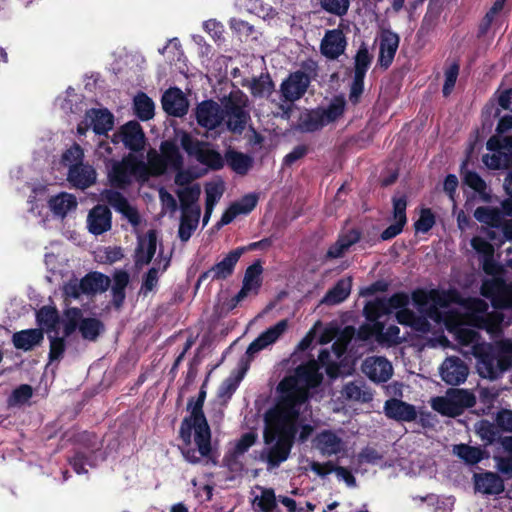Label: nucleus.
Masks as SVG:
<instances>
[{
	"mask_svg": "<svg viewBox=\"0 0 512 512\" xmlns=\"http://www.w3.org/2000/svg\"><path fill=\"white\" fill-rule=\"evenodd\" d=\"M480 294L498 310L512 309V282L507 283L502 277L483 280Z\"/></svg>",
	"mask_w": 512,
	"mask_h": 512,
	"instance_id": "1a4fd4ad",
	"label": "nucleus"
},
{
	"mask_svg": "<svg viewBox=\"0 0 512 512\" xmlns=\"http://www.w3.org/2000/svg\"><path fill=\"white\" fill-rule=\"evenodd\" d=\"M146 163L133 154H129L121 161L113 163L108 172V180L113 188L126 189L132 183V177L146 181L149 178Z\"/></svg>",
	"mask_w": 512,
	"mask_h": 512,
	"instance_id": "20e7f679",
	"label": "nucleus"
},
{
	"mask_svg": "<svg viewBox=\"0 0 512 512\" xmlns=\"http://www.w3.org/2000/svg\"><path fill=\"white\" fill-rule=\"evenodd\" d=\"M351 288L352 278H341L326 292L321 302L326 305L340 304L349 297Z\"/></svg>",
	"mask_w": 512,
	"mask_h": 512,
	"instance_id": "f704fd0d",
	"label": "nucleus"
},
{
	"mask_svg": "<svg viewBox=\"0 0 512 512\" xmlns=\"http://www.w3.org/2000/svg\"><path fill=\"white\" fill-rule=\"evenodd\" d=\"M432 296V302L429 307V315L432 317L434 314H438V308H447L451 304H460L462 301L461 294L455 288L448 290L443 289H430Z\"/></svg>",
	"mask_w": 512,
	"mask_h": 512,
	"instance_id": "cd10ccee",
	"label": "nucleus"
},
{
	"mask_svg": "<svg viewBox=\"0 0 512 512\" xmlns=\"http://www.w3.org/2000/svg\"><path fill=\"white\" fill-rule=\"evenodd\" d=\"M145 134L141 125L135 121H128L122 125L118 131L112 136V143L118 144L122 142L125 148L132 152H139L145 146Z\"/></svg>",
	"mask_w": 512,
	"mask_h": 512,
	"instance_id": "9b49d317",
	"label": "nucleus"
},
{
	"mask_svg": "<svg viewBox=\"0 0 512 512\" xmlns=\"http://www.w3.org/2000/svg\"><path fill=\"white\" fill-rule=\"evenodd\" d=\"M81 287L84 289L85 295H95L105 292L111 284L108 276L101 272H89L81 279Z\"/></svg>",
	"mask_w": 512,
	"mask_h": 512,
	"instance_id": "e433bc0d",
	"label": "nucleus"
},
{
	"mask_svg": "<svg viewBox=\"0 0 512 512\" xmlns=\"http://www.w3.org/2000/svg\"><path fill=\"white\" fill-rule=\"evenodd\" d=\"M134 113L141 121H148L154 117L155 105L153 100L144 92H139L133 100Z\"/></svg>",
	"mask_w": 512,
	"mask_h": 512,
	"instance_id": "a18cd8bd",
	"label": "nucleus"
},
{
	"mask_svg": "<svg viewBox=\"0 0 512 512\" xmlns=\"http://www.w3.org/2000/svg\"><path fill=\"white\" fill-rule=\"evenodd\" d=\"M476 404L475 395L465 389L450 388L445 397L433 400L432 407L443 416L455 418L463 414L465 409Z\"/></svg>",
	"mask_w": 512,
	"mask_h": 512,
	"instance_id": "0eeeda50",
	"label": "nucleus"
},
{
	"mask_svg": "<svg viewBox=\"0 0 512 512\" xmlns=\"http://www.w3.org/2000/svg\"><path fill=\"white\" fill-rule=\"evenodd\" d=\"M463 183L478 193L483 202L490 203L492 201L487 183L476 171L467 170L463 175Z\"/></svg>",
	"mask_w": 512,
	"mask_h": 512,
	"instance_id": "c03bdc74",
	"label": "nucleus"
},
{
	"mask_svg": "<svg viewBox=\"0 0 512 512\" xmlns=\"http://www.w3.org/2000/svg\"><path fill=\"white\" fill-rule=\"evenodd\" d=\"M442 380L453 386L464 383L468 376V366L457 356L448 357L440 367Z\"/></svg>",
	"mask_w": 512,
	"mask_h": 512,
	"instance_id": "f3484780",
	"label": "nucleus"
},
{
	"mask_svg": "<svg viewBox=\"0 0 512 512\" xmlns=\"http://www.w3.org/2000/svg\"><path fill=\"white\" fill-rule=\"evenodd\" d=\"M44 338L43 332L40 329H26L16 332L12 336V342L15 348L24 351L32 350L35 346L39 345Z\"/></svg>",
	"mask_w": 512,
	"mask_h": 512,
	"instance_id": "4c0bfd02",
	"label": "nucleus"
},
{
	"mask_svg": "<svg viewBox=\"0 0 512 512\" xmlns=\"http://www.w3.org/2000/svg\"><path fill=\"white\" fill-rule=\"evenodd\" d=\"M372 60L373 56L369 53L367 45L363 42L354 57V75L365 77Z\"/></svg>",
	"mask_w": 512,
	"mask_h": 512,
	"instance_id": "8fccbe9b",
	"label": "nucleus"
},
{
	"mask_svg": "<svg viewBox=\"0 0 512 512\" xmlns=\"http://www.w3.org/2000/svg\"><path fill=\"white\" fill-rule=\"evenodd\" d=\"M103 196L107 203L122 214L132 225L137 226L140 223L138 210L130 205L127 198L121 192L106 189L103 192Z\"/></svg>",
	"mask_w": 512,
	"mask_h": 512,
	"instance_id": "aec40b11",
	"label": "nucleus"
},
{
	"mask_svg": "<svg viewBox=\"0 0 512 512\" xmlns=\"http://www.w3.org/2000/svg\"><path fill=\"white\" fill-rule=\"evenodd\" d=\"M138 244H143V248H145V259L140 258L139 262L150 263L156 253L157 248L156 232L154 230L148 231L146 238L140 239Z\"/></svg>",
	"mask_w": 512,
	"mask_h": 512,
	"instance_id": "0e129e2a",
	"label": "nucleus"
},
{
	"mask_svg": "<svg viewBox=\"0 0 512 512\" xmlns=\"http://www.w3.org/2000/svg\"><path fill=\"white\" fill-rule=\"evenodd\" d=\"M244 373L245 369L239 372L235 377L230 376L227 379H225L218 389V397L225 402L229 400L236 391V389L238 388Z\"/></svg>",
	"mask_w": 512,
	"mask_h": 512,
	"instance_id": "6e6d98bb",
	"label": "nucleus"
},
{
	"mask_svg": "<svg viewBox=\"0 0 512 512\" xmlns=\"http://www.w3.org/2000/svg\"><path fill=\"white\" fill-rule=\"evenodd\" d=\"M310 82V77L301 70L290 73L280 86L283 100L295 102L301 99L305 95Z\"/></svg>",
	"mask_w": 512,
	"mask_h": 512,
	"instance_id": "ddd939ff",
	"label": "nucleus"
},
{
	"mask_svg": "<svg viewBox=\"0 0 512 512\" xmlns=\"http://www.w3.org/2000/svg\"><path fill=\"white\" fill-rule=\"evenodd\" d=\"M84 150L78 143H73L68 149H66L61 157V162L64 166L70 167L74 163H84Z\"/></svg>",
	"mask_w": 512,
	"mask_h": 512,
	"instance_id": "680f3d73",
	"label": "nucleus"
},
{
	"mask_svg": "<svg viewBox=\"0 0 512 512\" xmlns=\"http://www.w3.org/2000/svg\"><path fill=\"white\" fill-rule=\"evenodd\" d=\"M263 268L260 261H256L250 266L247 267L243 279V284L239 292L231 299L229 309H234L238 303L244 300L250 292H254V294H258V291L261 287Z\"/></svg>",
	"mask_w": 512,
	"mask_h": 512,
	"instance_id": "4468645a",
	"label": "nucleus"
},
{
	"mask_svg": "<svg viewBox=\"0 0 512 512\" xmlns=\"http://www.w3.org/2000/svg\"><path fill=\"white\" fill-rule=\"evenodd\" d=\"M207 379L201 385L196 399L188 400L187 410L190 415L186 416L180 425L179 438L182 440L180 447L184 458L191 464L200 462L201 457H209L212 451L211 430L203 412L206 399Z\"/></svg>",
	"mask_w": 512,
	"mask_h": 512,
	"instance_id": "f257e3e1",
	"label": "nucleus"
},
{
	"mask_svg": "<svg viewBox=\"0 0 512 512\" xmlns=\"http://www.w3.org/2000/svg\"><path fill=\"white\" fill-rule=\"evenodd\" d=\"M48 207L55 216L64 218L67 213L77 207L76 197L67 192H61L48 200Z\"/></svg>",
	"mask_w": 512,
	"mask_h": 512,
	"instance_id": "58836bf2",
	"label": "nucleus"
},
{
	"mask_svg": "<svg viewBox=\"0 0 512 512\" xmlns=\"http://www.w3.org/2000/svg\"><path fill=\"white\" fill-rule=\"evenodd\" d=\"M182 149L202 165L212 171H219L224 167V157L217 150L211 149L208 142L194 138L188 132H182L180 138Z\"/></svg>",
	"mask_w": 512,
	"mask_h": 512,
	"instance_id": "423d86ee",
	"label": "nucleus"
},
{
	"mask_svg": "<svg viewBox=\"0 0 512 512\" xmlns=\"http://www.w3.org/2000/svg\"><path fill=\"white\" fill-rule=\"evenodd\" d=\"M87 116L91 120L92 130L97 135H107L113 129L114 115L108 109L92 108L87 111Z\"/></svg>",
	"mask_w": 512,
	"mask_h": 512,
	"instance_id": "2f4dec72",
	"label": "nucleus"
},
{
	"mask_svg": "<svg viewBox=\"0 0 512 512\" xmlns=\"http://www.w3.org/2000/svg\"><path fill=\"white\" fill-rule=\"evenodd\" d=\"M82 311L77 307L65 311L64 336L68 337L78 328L82 320Z\"/></svg>",
	"mask_w": 512,
	"mask_h": 512,
	"instance_id": "4d7b16f0",
	"label": "nucleus"
},
{
	"mask_svg": "<svg viewBox=\"0 0 512 512\" xmlns=\"http://www.w3.org/2000/svg\"><path fill=\"white\" fill-rule=\"evenodd\" d=\"M503 320L504 316L499 312L487 313L485 316L480 318L479 327L488 332H496L500 330Z\"/></svg>",
	"mask_w": 512,
	"mask_h": 512,
	"instance_id": "338daca9",
	"label": "nucleus"
},
{
	"mask_svg": "<svg viewBox=\"0 0 512 512\" xmlns=\"http://www.w3.org/2000/svg\"><path fill=\"white\" fill-rule=\"evenodd\" d=\"M159 281V268L151 267L142 278V284L140 287V294L147 296L148 293L152 292L158 286Z\"/></svg>",
	"mask_w": 512,
	"mask_h": 512,
	"instance_id": "e2e57ef3",
	"label": "nucleus"
},
{
	"mask_svg": "<svg viewBox=\"0 0 512 512\" xmlns=\"http://www.w3.org/2000/svg\"><path fill=\"white\" fill-rule=\"evenodd\" d=\"M279 393L276 404L268 409L264 416L275 418L277 421L299 420V406L308 399V391L298 379L293 376L284 377L277 386Z\"/></svg>",
	"mask_w": 512,
	"mask_h": 512,
	"instance_id": "7ed1b4c3",
	"label": "nucleus"
},
{
	"mask_svg": "<svg viewBox=\"0 0 512 512\" xmlns=\"http://www.w3.org/2000/svg\"><path fill=\"white\" fill-rule=\"evenodd\" d=\"M79 331L85 340L96 341L104 331V324L97 318H83L79 325Z\"/></svg>",
	"mask_w": 512,
	"mask_h": 512,
	"instance_id": "de8ad7c7",
	"label": "nucleus"
},
{
	"mask_svg": "<svg viewBox=\"0 0 512 512\" xmlns=\"http://www.w3.org/2000/svg\"><path fill=\"white\" fill-rule=\"evenodd\" d=\"M474 427L477 436L483 442V448L486 449L488 446L495 443L501 444V439H503L504 436H501V430L496 422L492 423L489 420L482 419L475 423Z\"/></svg>",
	"mask_w": 512,
	"mask_h": 512,
	"instance_id": "72a5a7b5",
	"label": "nucleus"
},
{
	"mask_svg": "<svg viewBox=\"0 0 512 512\" xmlns=\"http://www.w3.org/2000/svg\"><path fill=\"white\" fill-rule=\"evenodd\" d=\"M163 110L170 116L183 117L188 112L189 103L181 89L169 88L161 99Z\"/></svg>",
	"mask_w": 512,
	"mask_h": 512,
	"instance_id": "412c9836",
	"label": "nucleus"
},
{
	"mask_svg": "<svg viewBox=\"0 0 512 512\" xmlns=\"http://www.w3.org/2000/svg\"><path fill=\"white\" fill-rule=\"evenodd\" d=\"M385 415L396 421L411 422L417 418L414 405L397 398H390L384 404Z\"/></svg>",
	"mask_w": 512,
	"mask_h": 512,
	"instance_id": "393cba45",
	"label": "nucleus"
},
{
	"mask_svg": "<svg viewBox=\"0 0 512 512\" xmlns=\"http://www.w3.org/2000/svg\"><path fill=\"white\" fill-rule=\"evenodd\" d=\"M346 101L343 95L334 96L326 108L321 107V112L327 124L338 120L345 112Z\"/></svg>",
	"mask_w": 512,
	"mask_h": 512,
	"instance_id": "09e8293b",
	"label": "nucleus"
},
{
	"mask_svg": "<svg viewBox=\"0 0 512 512\" xmlns=\"http://www.w3.org/2000/svg\"><path fill=\"white\" fill-rule=\"evenodd\" d=\"M362 372L375 383L387 382L392 374L391 362L383 356H369L361 366Z\"/></svg>",
	"mask_w": 512,
	"mask_h": 512,
	"instance_id": "2eb2a0df",
	"label": "nucleus"
},
{
	"mask_svg": "<svg viewBox=\"0 0 512 512\" xmlns=\"http://www.w3.org/2000/svg\"><path fill=\"white\" fill-rule=\"evenodd\" d=\"M129 274L124 270H118L113 275L112 304L116 309L123 306L126 298V287L129 284Z\"/></svg>",
	"mask_w": 512,
	"mask_h": 512,
	"instance_id": "79ce46f5",
	"label": "nucleus"
},
{
	"mask_svg": "<svg viewBox=\"0 0 512 512\" xmlns=\"http://www.w3.org/2000/svg\"><path fill=\"white\" fill-rule=\"evenodd\" d=\"M67 181L72 187L85 190L96 183V169L88 163H74L68 169Z\"/></svg>",
	"mask_w": 512,
	"mask_h": 512,
	"instance_id": "dca6fc26",
	"label": "nucleus"
},
{
	"mask_svg": "<svg viewBox=\"0 0 512 512\" xmlns=\"http://www.w3.org/2000/svg\"><path fill=\"white\" fill-rule=\"evenodd\" d=\"M453 453L469 466L477 465L482 460L490 457V453L485 448L465 443L454 445Z\"/></svg>",
	"mask_w": 512,
	"mask_h": 512,
	"instance_id": "c756f323",
	"label": "nucleus"
},
{
	"mask_svg": "<svg viewBox=\"0 0 512 512\" xmlns=\"http://www.w3.org/2000/svg\"><path fill=\"white\" fill-rule=\"evenodd\" d=\"M315 447L322 456L337 455L343 450L342 439L332 430H323L314 439Z\"/></svg>",
	"mask_w": 512,
	"mask_h": 512,
	"instance_id": "a878e982",
	"label": "nucleus"
},
{
	"mask_svg": "<svg viewBox=\"0 0 512 512\" xmlns=\"http://www.w3.org/2000/svg\"><path fill=\"white\" fill-rule=\"evenodd\" d=\"M200 215L201 209L182 210L178 229V237L182 242H186L191 238L198 226Z\"/></svg>",
	"mask_w": 512,
	"mask_h": 512,
	"instance_id": "ea45409f",
	"label": "nucleus"
},
{
	"mask_svg": "<svg viewBox=\"0 0 512 512\" xmlns=\"http://www.w3.org/2000/svg\"><path fill=\"white\" fill-rule=\"evenodd\" d=\"M484 164L492 170L506 169L510 165V156L498 152V154H485L482 158Z\"/></svg>",
	"mask_w": 512,
	"mask_h": 512,
	"instance_id": "052dcab7",
	"label": "nucleus"
},
{
	"mask_svg": "<svg viewBox=\"0 0 512 512\" xmlns=\"http://www.w3.org/2000/svg\"><path fill=\"white\" fill-rule=\"evenodd\" d=\"M200 193L201 190L198 185L186 187L180 191L178 197L180 200L181 210L200 209V206L197 205Z\"/></svg>",
	"mask_w": 512,
	"mask_h": 512,
	"instance_id": "3c124183",
	"label": "nucleus"
},
{
	"mask_svg": "<svg viewBox=\"0 0 512 512\" xmlns=\"http://www.w3.org/2000/svg\"><path fill=\"white\" fill-rule=\"evenodd\" d=\"M459 70L460 65L458 61H454L445 70V80L442 88L443 96L448 97L452 93L459 75Z\"/></svg>",
	"mask_w": 512,
	"mask_h": 512,
	"instance_id": "bf43d9fd",
	"label": "nucleus"
},
{
	"mask_svg": "<svg viewBox=\"0 0 512 512\" xmlns=\"http://www.w3.org/2000/svg\"><path fill=\"white\" fill-rule=\"evenodd\" d=\"M76 441L82 448L76 449L74 454L69 457L68 462L77 474H84L88 472L86 466L97 467L100 461L98 454L102 449V442L95 433L88 431L80 433ZM101 460L103 461L105 458L102 457Z\"/></svg>",
	"mask_w": 512,
	"mask_h": 512,
	"instance_id": "39448f33",
	"label": "nucleus"
},
{
	"mask_svg": "<svg viewBox=\"0 0 512 512\" xmlns=\"http://www.w3.org/2000/svg\"><path fill=\"white\" fill-rule=\"evenodd\" d=\"M363 314L367 321L374 323L375 330L381 332L384 329V324L379 322L378 319L384 315L390 314L385 302V297H378L368 301L364 306Z\"/></svg>",
	"mask_w": 512,
	"mask_h": 512,
	"instance_id": "473e14b6",
	"label": "nucleus"
},
{
	"mask_svg": "<svg viewBox=\"0 0 512 512\" xmlns=\"http://www.w3.org/2000/svg\"><path fill=\"white\" fill-rule=\"evenodd\" d=\"M343 393L349 400L360 401L363 403L370 402L373 395L370 391L364 390L355 382H349L344 386Z\"/></svg>",
	"mask_w": 512,
	"mask_h": 512,
	"instance_id": "5fc2aeb1",
	"label": "nucleus"
},
{
	"mask_svg": "<svg viewBox=\"0 0 512 512\" xmlns=\"http://www.w3.org/2000/svg\"><path fill=\"white\" fill-rule=\"evenodd\" d=\"M474 217L478 222L491 228H500L503 220L501 210L488 206L477 207L474 211Z\"/></svg>",
	"mask_w": 512,
	"mask_h": 512,
	"instance_id": "49530a36",
	"label": "nucleus"
},
{
	"mask_svg": "<svg viewBox=\"0 0 512 512\" xmlns=\"http://www.w3.org/2000/svg\"><path fill=\"white\" fill-rule=\"evenodd\" d=\"M278 498L272 488H264L259 498L257 506L261 512H281L277 505Z\"/></svg>",
	"mask_w": 512,
	"mask_h": 512,
	"instance_id": "864d4df0",
	"label": "nucleus"
},
{
	"mask_svg": "<svg viewBox=\"0 0 512 512\" xmlns=\"http://www.w3.org/2000/svg\"><path fill=\"white\" fill-rule=\"evenodd\" d=\"M197 124L207 130H214L224 120V111L216 101L209 99L197 104L195 108Z\"/></svg>",
	"mask_w": 512,
	"mask_h": 512,
	"instance_id": "f8f14e48",
	"label": "nucleus"
},
{
	"mask_svg": "<svg viewBox=\"0 0 512 512\" xmlns=\"http://www.w3.org/2000/svg\"><path fill=\"white\" fill-rule=\"evenodd\" d=\"M247 96L240 90L231 92L223 102L224 119L229 131L242 133L250 120V114L246 110Z\"/></svg>",
	"mask_w": 512,
	"mask_h": 512,
	"instance_id": "6e6552de",
	"label": "nucleus"
},
{
	"mask_svg": "<svg viewBox=\"0 0 512 512\" xmlns=\"http://www.w3.org/2000/svg\"><path fill=\"white\" fill-rule=\"evenodd\" d=\"M476 355L479 357L482 369H484V376L492 380L496 379L511 365V360L508 356L496 354L492 350L483 351Z\"/></svg>",
	"mask_w": 512,
	"mask_h": 512,
	"instance_id": "a211bd4d",
	"label": "nucleus"
},
{
	"mask_svg": "<svg viewBox=\"0 0 512 512\" xmlns=\"http://www.w3.org/2000/svg\"><path fill=\"white\" fill-rule=\"evenodd\" d=\"M225 163L236 174L245 176L253 167V158L248 154L229 148L224 154Z\"/></svg>",
	"mask_w": 512,
	"mask_h": 512,
	"instance_id": "7c9ffc66",
	"label": "nucleus"
},
{
	"mask_svg": "<svg viewBox=\"0 0 512 512\" xmlns=\"http://www.w3.org/2000/svg\"><path fill=\"white\" fill-rule=\"evenodd\" d=\"M36 319L40 326L52 330L59 323V314L55 307L43 306L37 311Z\"/></svg>",
	"mask_w": 512,
	"mask_h": 512,
	"instance_id": "603ef678",
	"label": "nucleus"
},
{
	"mask_svg": "<svg viewBox=\"0 0 512 512\" xmlns=\"http://www.w3.org/2000/svg\"><path fill=\"white\" fill-rule=\"evenodd\" d=\"M161 155L159 161H165L175 171H181L183 167V156L175 142L166 140L160 146Z\"/></svg>",
	"mask_w": 512,
	"mask_h": 512,
	"instance_id": "a19ab883",
	"label": "nucleus"
},
{
	"mask_svg": "<svg viewBox=\"0 0 512 512\" xmlns=\"http://www.w3.org/2000/svg\"><path fill=\"white\" fill-rule=\"evenodd\" d=\"M327 122L321 112V107L307 110L301 114L298 120V129L304 133H312L321 130Z\"/></svg>",
	"mask_w": 512,
	"mask_h": 512,
	"instance_id": "c9c22d12",
	"label": "nucleus"
},
{
	"mask_svg": "<svg viewBox=\"0 0 512 512\" xmlns=\"http://www.w3.org/2000/svg\"><path fill=\"white\" fill-rule=\"evenodd\" d=\"M346 46L347 40L342 30H327L321 40L320 52L327 59L335 60L345 52Z\"/></svg>",
	"mask_w": 512,
	"mask_h": 512,
	"instance_id": "6ab92c4d",
	"label": "nucleus"
},
{
	"mask_svg": "<svg viewBox=\"0 0 512 512\" xmlns=\"http://www.w3.org/2000/svg\"><path fill=\"white\" fill-rule=\"evenodd\" d=\"M320 5L324 11L342 17L348 12L350 0H320Z\"/></svg>",
	"mask_w": 512,
	"mask_h": 512,
	"instance_id": "13d9d810",
	"label": "nucleus"
},
{
	"mask_svg": "<svg viewBox=\"0 0 512 512\" xmlns=\"http://www.w3.org/2000/svg\"><path fill=\"white\" fill-rule=\"evenodd\" d=\"M475 489L487 495H499L504 491V482L493 472L474 475Z\"/></svg>",
	"mask_w": 512,
	"mask_h": 512,
	"instance_id": "c85d7f7f",
	"label": "nucleus"
},
{
	"mask_svg": "<svg viewBox=\"0 0 512 512\" xmlns=\"http://www.w3.org/2000/svg\"><path fill=\"white\" fill-rule=\"evenodd\" d=\"M87 226L89 232L101 235L111 229L112 213L108 206L97 204L88 213Z\"/></svg>",
	"mask_w": 512,
	"mask_h": 512,
	"instance_id": "5701e85b",
	"label": "nucleus"
},
{
	"mask_svg": "<svg viewBox=\"0 0 512 512\" xmlns=\"http://www.w3.org/2000/svg\"><path fill=\"white\" fill-rule=\"evenodd\" d=\"M400 37L391 30H384L380 37L379 45V65L387 69L393 62L397 49L399 47Z\"/></svg>",
	"mask_w": 512,
	"mask_h": 512,
	"instance_id": "b1692460",
	"label": "nucleus"
},
{
	"mask_svg": "<svg viewBox=\"0 0 512 512\" xmlns=\"http://www.w3.org/2000/svg\"><path fill=\"white\" fill-rule=\"evenodd\" d=\"M435 225V216L430 208H424L420 212L418 220L414 223L417 232L427 233Z\"/></svg>",
	"mask_w": 512,
	"mask_h": 512,
	"instance_id": "774afa93",
	"label": "nucleus"
},
{
	"mask_svg": "<svg viewBox=\"0 0 512 512\" xmlns=\"http://www.w3.org/2000/svg\"><path fill=\"white\" fill-rule=\"evenodd\" d=\"M245 252L246 248L244 247H237L231 250L220 262L200 274L197 280V286L206 280L213 282L229 278L234 273L237 262Z\"/></svg>",
	"mask_w": 512,
	"mask_h": 512,
	"instance_id": "9d476101",
	"label": "nucleus"
},
{
	"mask_svg": "<svg viewBox=\"0 0 512 512\" xmlns=\"http://www.w3.org/2000/svg\"><path fill=\"white\" fill-rule=\"evenodd\" d=\"M294 375L300 384L307 390L309 388L318 387L323 380V376L319 372V365L315 360H310L299 365L295 369Z\"/></svg>",
	"mask_w": 512,
	"mask_h": 512,
	"instance_id": "bb28decb",
	"label": "nucleus"
},
{
	"mask_svg": "<svg viewBox=\"0 0 512 512\" xmlns=\"http://www.w3.org/2000/svg\"><path fill=\"white\" fill-rule=\"evenodd\" d=\"M248 88L255 98H269L275 91V84L269 73H262L251 79Z\"/></svg>",
	"mask_w": 512,
	"mask_h": 512,
	"instance_id": "37998d69",
	"label": "nucleus"
},
{
	"mask_svg": "<svg viewBox=\"0 0 512 512\" xmlns=\"http://www.w3.org/2000/svg\"><path fill=\"white\" fill-rule=\"evenodd\" d=\"M264 420V442L267 445L273 443L267 453V463L269 467L275 468L288 459L299 430V423L290 420L277 421L268 416H264Z\"/></svg>",
	"mask_w": 512,
	"mask_h": 512,
	"instance_id": "f03ea898",
	"label": "nucleus"
},
{
	"mask_svg": "<svg viewBox=\"0 0 512 512\" xmlns=\"http://www.w3.org/2000/svg\"><path fill=\"white\" fill-rule=\"evenodd\" d=\"M138 244H143V248H145V259L140 258L139 262L150 263L156 253L157 248L156 232L154 230L148 231L146 238L140 239Z\"/></svg>",
	"mask_w": 512,
	"mask_h": 512,
	"instance_id": "69168bd1",
	"label": "nucleus"
},
{
	"mask_svg": "<svg viewBox=\"0 0 512 512\" xmlns=\"http://www.w3.org/2000/svg\"><path fill=\"white\" fill-rule=\"evenodd\" d=\"M288 327L287 320H280L274 326L262 332L255 340H253L247 350L246 354L253 357L255 354L273 344L278 338L286 331Z\"/></svg>",
	"mask_w": 512,
	"mask_h": 512,
	"instance_id": "4be33fe9",
	"label": "nucleus"
}]
</instances>
